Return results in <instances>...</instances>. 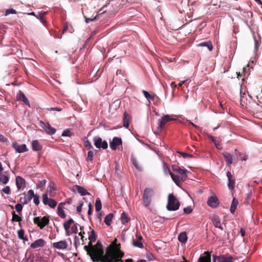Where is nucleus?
<instances>
[{"label": "nucleus", "mask_w": 262, "mask_h": 262, "mask_svg": "<svg viewBox=\"0 0 262 262\" xmlns=\"http://www.w3.org/2000/svg\"><path fill=\"white\" fill-rule=\"evenodd\" d=\"M99 15V14H97L96 15L95 17H92V18H88V17H85V23H89V22L90 21H94L95 20H96L97 17Z\"/></svg>", "instance_id": "nucleus-51"}, {"label": "nucleus", "mask_w": 262, "mask_h": 262, "mask_svg": "<svg viewBox=\"0 0 262 262\" xmlns=\"http://www.w3.org/2000/svg\"><path fill=\"white\" fill-rule=\"evenodd\" d=\"M171 169L173 172L177 173L182 178L186 179L187 177L186 174L187 170L181 169L180 167L176 165H172Z\"/></svg>", "instance_id": "nucleus-14"}, {"label": "nucleus", "mask_w": 262, "mask_h": 262, "mask_svg": "<svg viewBox=\"0 0 262 262\" xmlns=\"http://www.w3.org/2000/svg\"><path fill=\"white\" fill-rule=\"evenodd\" d=\"M177 120V119L174 118L170 115H165L159 119L157 127L158 129H162L167 122L170 121H175Z\"/></svg>", "instance_id": "nucleus-4"}, {"label": "nucleus", "mask_w": 262, "mask_h": 262, "mask_svg": "<svg viewBox=\"0 0 262 262\" xmlns=\"http://www.w3.org/2000/svg\"><path fill=\"white\" fill-rule=\"evenodd\" d=\"M170 175L174 183L179 186L181 181H184L186 180L185 178H182L180 175L177 173H174L172 172H170Z\"/></svg>", "instance_id": "nucleus-15"}, {"label": "nucleus", "mask_w": 262, "mask_h": 262, "mask_svg": "<svg viewBox=\"0 0 262 262\" xmlns=\"http://www.w3.org/2000/svg\"><path fill=\"white\" fill-rule=\"evenodd\" d=\"M48 190L49 191H54L55 190V188L53 186L52 183H50L48 187Z\"/></svg>", "instance_id": "nucleus-62"}, {"label": "nucleus", "mask_w": 262, "mask_h": 262, "mask_svg": "<svg viewBox=\"0 0 262 262\" xmlns=\"http://www.w3.org/2000/svg\"><path fill=\"white\" fill-rule=\"evenodd\" d=\"M154 190L150 188H146L144 190L143 201L145 207L149 206L152 201V198L154 195Z\"/></svg>", "instance_id": "nucleus-3"}, {"label": "nucleus", "mask_w": 262, "mask_h": 262, "mask_svg": "<svg viewBox=\"0 0 262 262\" xmlns=\"http://www.w3.org/2000/svg\"><path fill=\"white\" fill-rule=\"evenodd\" d=\"M42 202L46 205H48L52 208H54L57 205V202L53 199L49 198L47 193H43L42 195Z\"/></svg>", "instance_id": "nucleus-8"}, {"label": "nucleus", "mask_w": 262, "mask_h": 262, "mask_svg": "<svg viewBox=\"0 0 262 262\" xmlns=\"http://www.w3.org/2000/svg\"><path fill=\"white\" fill-rule=\"evenodd\" d=\"M94 144L95 146L99 149L102 148L105 149L108 147V144L106 141L102 140L101 138L98 136L94 137Z\"/></svg>", "instance_id": "nucleus-6"}, {"label": "nucleus", "mask_w": 262, "mask_h": 262, "mask_svg": "<svg viewBox=\"0 0 262 262\" xmlns=\"http://www.w3.org/2000/svg\"><path fill=\"white\" fill-rule=\"evenodd\" d=\"M84 249L93 261H100L101 258L104 256L103 255L104 252L101 244L99 241H98L96 244L94 246V247L92 248V251L90 250L88 246H84Z\"/></svg>", "instance_id": "nucleus-1"}, {"label": "nucleus", "mask_w": 262, "mask_h": 262, "mask_svg": "<svg viewBox=\"0 0 262 262\" xmlns=\"http://www.w3.org/2000/svg\"><path fill=\"white\" fill-rule=\"evenodd\" d=\"M198 262H211V254L208 252H205L200 256Z\"/></svg>", "instance_id": "nucleus-22"}, {"label": "nucleus", "mask_w": 262, "mask_h": 262, "mask_svg": "<svg viewBox=\"0 0 262 262\" xmlns=\"http://www.w3.org/2000/svg\"><path fill=\"white\" fill-rule=\"evenodd\" d=\"M83 205V203H81L80 205L78 206L76 208V210L78 213H80L82 209V206Z\"/></svg>", "instance_id": "nucleus-64"}, {"label": "nucleus", "mask_w": 262, "mask_h": 262, "mask_svg": "<svg viewBox=\"0 0 262 262\" xmlns=\"http://www.w3.org/2000/svg\"><path fill=\"white\" fill-rule=\"evenodd\" d=\"M9 180V177L6 171L0 173V182L4 184L8 183Z\"/></svg>", "instance_id": "nucleus-27"}, {"label": "nucleus", "mask_w": 262, "mask_h": 262, "mask_svg": "<svg viewBox=\"0 0 262 262\" xmlns=\"http://www.w3.org/2000/svg\"><path fill=\"white\" fill-rule=\"evenodd\" d=\"M33 202L36 205H38L40 203L39 196L36 194H35L34 196L33 197Z\"/></svg>", "instance_id": "nucleus-54"}, {"label": "nucleus", "mask_w": 262, "mask_h": 262, "mask_svg": "<svg viewBox=\"0 0 262 262\" xmlns=\"http://www.w3.org/2000/svg\"><path fill=\"white\" fill-rule=\"evenodd\" d=\"M100 262H119L120 259H117L113 254H106L103 256Z\"/></svg>", "instance_id": "nucleus-12"}, {"label": "nucleus", "mask_w": 262, "mask_h": 262, "mask_svg": "<svg viewBox=\"0 0 262 262\" xmlns=\"http://www.w3.org/2000/svg\"><path fill=\"white\" fill-rule=\"evenodd\" d=\"M123 126L127 128L129 127L128 120L127 118V113L125 112L123 114Z\"/></svg>", "instance_id": "nucleus-42"}, {"label": "nucleus", "mask_w": 262, "mask_h": 262, "mask_svg": "<svg viewBox=\"0 0 262 262\" xmlns=\"http://www.w3.org/2000/svg\"><path fill=\"white\" fill-rule=\"evenodd\" d=\"M133 245L134 247H136L140 248H143V245L142 243L139 240L134 241L133 242Z\"/></svg>", "instance_id": "nucleus-45"}, {"label": "nucleus", "mask_w": 262, "mask_h": 262, "mask_svg": "<svg viewBox=\"0 0 262 262\" xmlns=\"http://www.w3.org/2000/svg\"><path fill=\"white\" fill-rule=\"evenodd\" d=\"M46 244V242L43 239H38L35 241L31 244V248L36 249L38 248L42 247Z\"/></svg>", "instance_id": "nucleus-20"}, {"label": "nucleus", "mask_w": 262, "mask_h": 262, "mask_svg": "<svg viewBox=\"0 0 262 262\" xmlns=\"http://www.w3.org/2000/svg\"><path fill=\"white\" fill-rule=\"evenodd\" d=\"M35 194L33 190H29L28 191L27 196L24 198L25 201L23 202L24 204H27L29 202L34 196Z\"/></svg>", "instance_id": "nucleus-29"}, {"label": "nucleus", "mask_w": 262, "mask_h": 262, "mask_svg": "<svg viewBox=\"0 0 262 262\" xmlns=\"http://www.w3.org/2000/svg\"><path fill=\"white\" fill-rule=\"evenodd\" d=\"M93 242H92V241H90V242L88 243V245L86 246H88V248L90 249V250H91L92 251V248L94 247V246L92 245V243Z\"/></svg>", "instance_id": "nucleus-63"}, {"label": "nucleus", "mask_w": 262, "mask_h": 262, "mask_svg": "<svg viewBox=\"0 0 262 262\" xmlns=\"http://www.w3.org/2000/svg\"><path fill=\"white\" fill-rule=\"evenodd\" d=\"M226 175L228 180V186L229 189L232 190L234 188L235 179L230 171H227Z\"/></svg>", "instance_id": "nucleus-16"}, {"label": "nucleus", "mask_w": 262, "mask_h": 262, "mask_svg": "<svg viewBox=\"0 0 262 262\" xmlns=\"http://www.w3.org/2000/svg\"><path fill=\"white\" fill-rule=\"evenodd\" d=\"M189 124H191V125H192L194 127H195L196 129H198V130H200V131L202 130V128H201L200 126H198V125H196L194 124L193 122H191V121H189Z\"/></svg>", "instance_id": "nucleus-61"}, {"label": "nucleus", "mask_w": 262, "mask_h": 262, "mask_svg": "<svg viewBox=\"0 0 262 262\" xmlns=\"http://www.w3.org/2000/svg\"><path fill=\"white\" fill-rule=\"evenodd\" d=\"M39 126L49 135H53L56 132V129L52 127L49 123H46L40 121L39 122Z\"/></svg>", "instance_id": "nucleus-7"}, {"label": "nucleus", "mask_w": 262, "mask_h": 262, "mask_svg": "<svg viewBox=\"0 0 262 262\" xmlns=\"http://www.w3.org/2000/svg\"><path fill=\"white\" fill-rule=\"evenodd\" d=\"M12 221H16V222H20L21 221V219L18 215L16 214L14 211L12 212Z\"/></svg>", "instance_id": "nucleus-41"}, {"label": "nucleus", "mask_w": 262, "mask_h": 262, "mask_svg": "<svg viewBox=\"0 0 262 262\" xmlns=\"http://www.w3.org/2000/svg\"><path fill=\"white\" fill-rule=\"evenodd\" d=\"M238 204V200L237 199H236L235 198H233L232 200L230 208V211L231 213H232V214L234 213Z\"/></svg>", "instance_id": "nucleus-31"}, {"label": "nucleus", "mask_w": 262, "mask_h": 262, "mask_svg": "<svg viewBox=\"0 0 262 262\" xmlns=\"http://www.w3.org/2000/svg\"><path fill=\"white\" fill-rule=\"evenodd\" d=\"M217 259L219 262H233V258L229 254L221 255L218 256H213V261L215 262Z\"/></svg>", "instance_id": "nucleus-9"}, {"label": "nucleus", "mask_w": 262, "mask_h": 262, "mask_svg": "<svg viewBox=\"0 0 262 262\" xmlns=\"http://www.w3.org/2000/svg\"><path fill=\"white\" fill-rule=\"evenodd\" d=\"M53 247L57 249H66L68 247V244L66 241H60L58 242L53 243Z\"/></svg>", "instance_id": "nucleus-17"}, {"label": "nucleus", "mask_w": 262, "mask_h": 262, "mask_svg": "<svg viewBox=\"0 0 262 262\" xmlns=\"http://www.w3.org/2000/svg\"><path fill=\"white\" fill-rule=\"evenodd\" d=\"M146 258L148 260H152L155 259V256L150 253H147L146 255Z\"/></svg>", "instance_id": "nucleus-58"}, {"label": "nucleus", "mask_w": 262, "mask_h": 262, "mask_svg": "<svg viewBox=\"0 0 262 262\" xmlns=\"http://www.w3.org/2000/svg\"><path fill=\"white\" fill-rule=\"evenodd\" d=\"M74 223V220L70 218L69 220L66 221L63 223V227L64 228V230L66 231V234L67 236L70 235V231L69 229L70 228L71 225L72 224Z\"/></svg>", "instance_id": "nucleus-23"}, {"label": "nucleus", "mask_w": 262, "mask_h": 262, "mask_svg": "<svg viewBox=\"0 0 262 262\" xmlns=\"http://www.w3.org/2000/svg\"><path fill=\"white\" fill-rule=\"evenodd\" d=\"M95 207L96 211H99L101 210L102 208V204L100 198H98L96 199Z\"/></svg>", "instance_id": "nucleus-38"}, {"label": "nucleus", "mask_w": 262, "mask_h": 262, "mask_svg": "<svg viewBox=\"0 0 262 262\" xmlns=\"http://www.w3.org/2000/svg\"><path fill=\"white\" fill-rule=\"evenodd\" d=\"M46 180H42L40 181L36 185L37 188H40L46 185Z\"/></svg>", "instance_id": "nucleus-48"}, {"label": "nucleus", "mask_w": 262, "mask_h": 262, "mask_svg": "<svg viewBox=\"0 0 262 262\" xmlns=\"http://www.w3.org/2000/svg\"><path fill=\"white\" fill-rule=\"evenodd\" d=\"M207 205L212 208H216L219 206V202L214 194L213 193L212 195L208 198Z\"/></svg>", "instance_id": "nucleus-10"}, {"label": "nucleus", "mask_w": 262, "mask_h": 262, "mask_svg": "<svg viewBox=\"0 0 262 262\" xmlns=\"http://www.w3.org/2000/svg\"><path fill=\"white\" fill-rule=\"evenodd\" d=\"M88 207H89V209H88V214L89 215H91L92 214V205L91 203H90L89 204Z\"/></svg>", "instance_id": "nucleus-59"}, {"label": "nucleus", "mask_w": 262, "mask_h": 262, "mask_svg": "<svg viewBox=\"0 0 262 262\" xmlns=\"http://www.w3.org/2000/svg\"><path fill=\"white\" fill-rule=\"evenodd\" d=\"M16 185L18 190L24 189L25 187V180L20 176L16 177Z\"/></svg>", "instance_id": "nucleus-21"}, {"label": "nucleus", "mask_w": 262, "mask_h": 262, "mask_svg": "<svg viewBox=\"0 0 262 262\" xmlns=\"http://www.w3.org/2000/svg\"><path fill=\"white\" fill-rule=\"evenodd\" d=\"M198 46L207 47L210 51H212L213 49V46L210 41L202 42L198 44Z\"/></svg>", "instance_id": "nucleus-33"}, {"label": "nucleus", "mask_w": 262, "mask_h": 262, "mask_svg": "<svg viewBox=\"0 0 262 262\" xmlns=\"http://www.w3.org/2000/svg\"><path fill=\"white\" fill-rule=\"evenodd\" d=\"M47 12H41L39 13L37 15L38 16V19H39L40 22L43 25H45L46 20L44 18V16L46 14Z\"/></svg>", "instance_id": "nucleus-40"}, {"label": "nucleus", "mask_w": 262, "mask_h": 262, "mask_svg": "<svg viewBox=\"0 0 262 262\" xmlns=\"http://www.w3.org/2000/svg\"><path fill=\"white\" fill-rule=\"evenodd\" d=\"M142 93L144 94V97L147 99V100L150 103V100H154L155 98V94H150L147 91L143 90Z\"/></svg>", "instance_id": "nucleus-34"}, {"label": "nucleus", "mask_w": 262, "mask_h": 262, "mask_svg": "<svg viewBox=\"0 0 262 262\" xmlns=\"http://www.w3.org/2000/svg\"><path fill=\"white\" fill-rule=\"evenodd\" d=\"M15 208L16 211L19 212L23 209V205L20 203H18L15 205Z\"/></svg>", "instance_id": "nucleus-56"}, {"label": "nucleus", "mask_w": 262, "mask_h": 262, "mask_svg": "<svg viewBox=\"0 0 262 262\" xmlns=\"http://www.w3.org/2000/svg\"><path fill=\"white\" fill-rule=\"evenodd\" d=\"M2 191L7 194H9L10 193V188L9 186H7L3 188Z\"/></svg>", "instance_id": "nucleus-57"}, {"label": "nucleus", "mask_w": 262, "mask_h": 262, "mask_svg": "<svg viewBox=\"0 0 262 262\" xmlns=\"http://www.w3.org/2000/svg\"><path fill=\"white\" fill-rule=\"evenodd\" d=\"M89 239L92 242H95L97 239L96 233L94 230L89 233Z\"/></svg>", "instance_id": "nucleus-39"}, {"label": "nucleus", "mask_w": 262, "mask_h": 262, "mask_svg": "<svg viewBox=\"0 0 262 262\" xmlns=\"http://www.w3.org/2000/svg\"><path fill=\"white\" fill-rule=\"evenodd\" d=\"M212 223L214 226L217 228L220 229L221 230H223V228L222 226L221 221L218 216H214L212 219Z\"/></svg>", "instance_id": "nucleus-28"}, {"label": "nucleus", "mask_w": 262, "mask_h": 262, "mask_svg": "<svg viewBox=\"0 0 262 262\" xmlns=\"http://www.w3.org/2000/svg\"><path fill=\"white\" fill-rule=\"evenodd\" d=\"M79 225L77 223L74 224V225L71 227L72 232L74 233H77L78 232V227Z\"/></svg>", "instance_id": "nucleus-50"}, {"label": "nucleus", "mask_w": 262, "mask_h": 262, "mask_svg": "<svg viewBox=\"0 0 262 262\" xmlns=\"http://www.w3.org/2000/svg\"><path fill=\"white\" fill-rule=\"evenodd\" d=\"M17 98L18 99L24 102L25 104L30 106V102L27 98L25 95L24 93L19 91L17 95Z\"/></svg>", "instance_id": "nucleus-24"}, {"label": "nucleus", "mask_w": 262, "mask_h": 262, "mask_svg": "<svg viewBox=\"0 0 262 262\" xmlns=\"http://www.w3.org/2000/svg\"><path fill=\"white\" fill-rule=\"evenodd\" d=\"M111 2L112 6H115L116 9L129 3V0H112Z\"/></svg>", "instance_id": "nucleus-18"}, {"label": "nucleus", "mask_w": 262, "mask_h": 262, "mask_svg": "<svg viewBox=\"0 0 262 262\" xmlns=\"http://www.w3.org/2000/svg\"><path fill=\"white\" fill-rule=\"evenodd\" d=\"M120 220L122 224H125L130 220V218L128 217L126 213L123 212L121 213Z\"/></svg>", "instance_id": "nucleus-35"}, {"label": "nucleus", "mask_w": 262, "mask_h": 262, "mask_svg": "<svg viewBox=\"0 0 262 262\" xmlns=\"http://www.w3.org/2000/svg\"><path fill=\"white\" fill-rule=\"evenodd\" d=\"M32 147L33 151H39L42 149V146L38 140H33L32 142Z\"/></svg>", "instance_id": "nucleus-30"}, {"label": "nucleus", "mask_w": 262, "mask_h": 262, "mask_svg": "<svg viewBox=\"0 0 262 262\" xmlns=\"http://www.w3.org/2000/svg\"><path fill=\"white\" fill-rule=\"evenodd\" d=\"M12 147L14 148L16 152L18 153H22L28 150L26 145L25 144L19 145L16 142H13L12 143Z\"/></svg>", "instance_id": "nucleus-13"}, {"label": "nucleus", "mask_w": 262, "mask_h": 262, "mask_svg": "<svg viewBox=\"0 0 262 262\" xmlns=\"http://www.w3.org/2000/svg\"><path fill=\"white\" fill-rule=\"evenodd\" d=\"M107 254H113L117 259H121L120 258L124 255L123 252L119 250H117L115 252H110Z\"/></svg>", "instance_id": "nucleus-37"}, {"label": "nucleus", "mask_w": 262, "mask_h": 262, "mask_svg": "<svg viewBox=\"0 0 262 262\" xmlns=\"http://www.w3.org/2000/svg\"><path fill=\"white\" fill-rule=\"evenodd\" d=\"M132 160L134 166L139 171H142V167L140 166L137 162V159L135 157H132Z\"/></svg>", "instance_id": "nucleus-43"}, {"label": "nucleus", "mask_w": 262, "mask_h": 262, "mask_svg": "<svg viewBox=\"0 0 262 262\" xmlns=\"http://www.w3.org/2000/svg\"><path fill=\"white\" fill-rule=\"evenodd\" d=\"M8 141L7 139L3 135H0V142L5 143Z\"/></svg>", "instance_id": "nucleus-60"}, {"label": "nucleus", "mask_w": 262, "mask_h": 262, "mask_svg": "<svg viewBox=\"0 0 262 262\" xmlns=\"http://www.w3.org/2000/svg\"><path fill=\"white\" fill-rule=\"evenodd\" d=\"M72 135V133L70 130L67 129L63 132L61 134V136L62 137H71Z\"/></svg>", "instance_id": "nucleus-49"}, {"label": "nucleus", "mask_w": 262, "mask_h": 262, "mask_svg": "<svg viewBox=\"0 0 262 262\" xmlns=\"http://www.w3.org/2000/svg\"><path fill=\"white\" fill-rule=\"evenodd\" d=\"M223 155L226 160L227 165L228 166H230L233 163V158L232 156L228 152H223Z\"/></svg>", "instance_id": "nucleus-26"}, {"label": "nucleus", "mask_w": 262, "mask_h": 262, "mask_svg": "<svg viewBox=\"0 0 262 262\" xmlns=\"http://www.w3.org/2000/svg\"><path fill=\"white\" fill-rule=\"evenodd\" d=\"M10 14H17V12L15 9L13 8L8 9L6 10L5 13V16H7Z\"/></svg>", "instance_id": "nucleus-47"}, {"label": "nucleus", "mask_w": 262, "mask_h": 262, "mask_svg": "<svg viewBox=\"0 0 262 262\" xmlns=\"http://www.w3.org/2000/svg\"><path fill=\"white\" fill-rule=\"evenodd\" d=\"M184 212L186 214H189L192 211V209L190 206L184 208L183 209Z\"/></svg>", "instance_id": "nucleus-55"}, {"label": "nucleus", "mask_w": 262, "mask_h": 262, "mask_svg": "<svg viewBox=\"0 0 262 262\" xmlns=\"http://www.w3.org/2000/svg\"><path fill=\"white\" fill-rule=\"evenodd\" d=\"M180 206V203L177 199L172 194H169L166 206L167 209L169 211H176L179 208Z\"/></svg>", "instance_id": "nucleus-2"}, {"label": "nucleus", "mask_w": 262, "mask_h": 262, "mask_svg": "<svg viewBox=\"0 0 262 262\" xmlns=\"http://www.w3.org/2000/svg\"><path fill=\"white\" fill-rule=\"evenodd\" d=\"M122 141L120 138L116 137L113 138L112 140L110 142V148L112 150H116L117 147L122 145Z\"/></svg>", "instance_id": "nucleus-11"}, {"label": "nucleus", "mask_w": 262, "mask_h": 262, "mask_svg": "<svg viewBox=\"0 0 262 262\" xmlns=\"http://www.w3.org/2000/svg\"><path fill=\"white\" fill-rule=\"evenodd\" d=\"M33 222L35 224L37 225L40 229H42L46 226L49 224V219L47 216H43L42 217H35L33 219Z\"/></svg>", "instance_id": "nucleus-5"}, {"label": "nucleus", "mask_w": 262, "mask_h": 262, "mask_svg": "<svg viewBox=\"0 0 262 262\" xmlns=\"http://www.w3.org/2000/svg\"><path fill=\"white\" fill-rule=\"evenodd\" d=\"M94 155V152L92 150H89L88 153V156L86 159V161H92L93 160V157Z\"/></svg>", "instance_id": "nucleus-46"}, {"label": "nucleus", "mask_w": 262, "mask_h": 262, "mask_svg": "<svg viewBox=\"0 0 262 262\" xmlns=\"http://www.w3.org/2000/svg\"><path fill=\"white\" fill-rule=\"evenodd\" d=\"M73 190L74 191H76L81 196H84L86 195L90 194V193L88 192L86 189H85L84 187L80 186L79 185H75L73 188Z\"/></svg>", "instance_id": "nucleus-19"}, {"label": "nucleus", "mask_w": 262, "mask_h": 262, "mask_svg": "<svg viewBox=\"0 0 262 262\" xmlns=\"http://www.w3.org/2000/svg\"><path fill=\"white\" fill-rule=\"evenodd\" d=\"M18 237L20 239L24 240H28L27 238H25L24 237V230L23 229H20L17 232Z\"/></svg>", "instance_id": "nucleus-44"}, {"label": "nucleus", "mask_w": 262, "mask_h": 262, "mask_svg": "<svg viewBox=\"0 0 262 262\" xmlns=\"http://www.w3.org/2000/svg\"><path fill=\"white\" fill-rule=\"evenodd\" d=\"M113 216V214L111 213L105 217L104 221L106 225L110 226L111 224Z\"/></svg>", "instance_id": "nucleus-36"}, {"label": "nucleus", "mask_w": 262, "mask_h": 262, "mask_svg": "<svg viewBox=\"0 0 262 262\" xmlns=\"http://www.w3.org/2000/svg\"><path fill=\"white\" fill-rule=\"evenodd\" d=\"M179 153L184 158H192L193 156L189 154H187L183 152H179Z\"/></svg>", "instance_id": "nucleus-53"}, {"label": "nucleus", "mask_w": 262, "mask_h": 262, "mask_svg": "<svg viewBox=\"0 0 262 262\" xmlns=\"http://www.w3.org/2000/svg\"><path fill=\"white\" fill-rule=\"evenodd\" d=\"M84 146L86 149H90L93 148V146L88 140H86L84 142Z\"/></svg>", "instance_id": "nucleus-52"}, {"label": "nucleus", "mask_w": 262, "mask_h": 262, "mask_svg": "<svg viewBox=\"0 0 262 262\" xmlns=\"http://www.w3.org/2000/svg\"><path fill=\"white\" fill-rule=\"evenodd\" d=\"M188 237L185 232H181L178 236L179 241L183 244H185L187 241Z\"/></svg>", "instance_id": "nucleus-32"}, {"label": "nucleus", "mask_w": 262, "mask_h": 262, "mask_svg": "<svg viewBox=\"0 0 262 262\" xmlns=\"http://www.w3.org/2000/svg\"><path fill=\"white\" fill-rule=\"evenodd\" d=\"M64 205L65 203H60L57 207V214L62 219H64L66 216L63 209Z\"/></svg>", "instance_id": "nucleus-25"}]
</instances>
